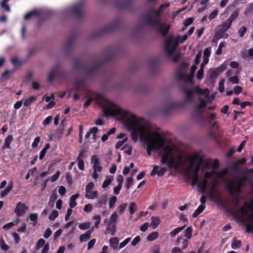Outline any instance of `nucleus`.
I'll list each match as a JSON object with an SVG mask.
<instances>
[{
    "instance_id": "nucleus-1",
    "label": "nucleus",
    "mask_w": 253,
    "mask_h": 253,
    "mask_svg": "<svg viewBox=\"0 0 253 253\" xmlns=\"http://www.w3.org/2000/svg\"><path fill=\"white\" fill-rule=\"evenodd\" d=\"M122 50V48L119 47H106L100 56L90 57V60L93 64L89 68H86L80 59L74 58L73 68L76 70L83 71L86 79H93L99 76H105L108 72L105 67L107 63L113 61L116 57H119Z\"/></svg>"
},
{
    "instance_id": "nucleus-2",
    "label": "nucleus",
    "mask_w": 253,
    "mask_h": 253,
    "mask_svg": "<svg viewBox=\"0 0 253 253\" xmlns=\"http://www.w3.org/2000/svg\"><path fill=\"white\" fill-rule=\"evenodd\" d=\"M156 137L159 138L161 137L158 131L154 132V135H152V132H150L146 138L145 142L147 144L146 148L147 155L151 156L152 152H156L159 150H163L164 154L160 157L162 165H166L169 169H178L183 163L182 155L178 154L174 155L171 151L167 149L164 141L161 142L157 140L154 144L150 146L151 143L155 140Z\"/></svg>"
},
{
    "instance_id": "nucleus-3",
    "label": "nucleus",
    "mask_w": 253,
    "mask_h": 253,
    "mask_svg": "<svg viewBox=\"0 0 253 253\" xmlns=\"http://www.w3.org/2000/svg\"><path fill=\"white\" fill-rule=\"evenodd\" d=\"M169 6L170 4L168 2L161 4L158 9L155 8H151L147 13L142 16L141 19L142 23L147 27L158 30L162 35L166 36L169 32V27L165 25L161 26L159 17L165 9Z\"/></svg>"
},
{
    "instance_id": "nucleus-4",
    "label": "nucleus",
    "mask_w": 253,
    "mask_h": 253,
    "mask_svg": "<svg viewBox=\"0 0 253 253\" xmlns=\"http://www.w3.org/2000/svg\"><path fill=\"white\" fill-rule=\"evenodd\" d=\"M124 27L123 18L120 16H117L105 27L94 32L91 35L90 39L95 40L115 31H121Z\"/></svg>"
},
{
    "instance_id": "nucleus-5",
    "label": "nucleus",
    "mask_w": 253,
    "mask_h": 253,
    "mask_svg": "<svg viewBox=\"0 0 253 253\" xmlns=\"http://www.w3.org/2000/svg\"><path fill=\"white\" fill-rule=\"evenodd\" d=\"M84 0H80L70 7L65 9L62 12L64 17L73 16L81 20L84 18Z\"/></svg>"
},
{
    "instance_id": "nucleus-6",
    "label": "nucleus",
    "mask_w": 253,
    "mask_h": 253,
    "mask_svg": "<svg viewBox=\"0 0 253 253\" xmlns=\"http://www.w3.org/2000/svg\"><path fill=\"white\" fill-rule=\"evenodd\" d=\"M180 90L185 95V101L186 104H189L194 101V93L199 95L205 94L204 90L199 86H196L194 89H189L185 83L180 86Z\"/></svg>"
},
{
    "instance_id": "nucleus-7",
    "label": "nucleus",
    "mask_w": 253,
    "mask_h": 253,
    "mask_svg": "<svg viewBox=\"0 0 253 253\" xmlns=\"http://www.w3.org/2000/svg\"><path fill=\"white\" fill-rule=\"evenodd\" d=\"M51 14V11L47 9H41L39 10L34 9L33 10L27 13L25 15L24 18L25 20H28L34 16L41 17H44V18H40L39 19L38 25H40L42 23L45 18L49 16Z\"/></svg>"
},
{
    "instance_id": "nucleus-8",
    "label": "nucleus",
    "mask_w": 253,
    "mask_h": 253,
    "mask_svg": "<svg viewBox=\"0 0 253 253\" xmlns=\"http://www.w3.org/2000/svg\"><path fill=\"white\" fill-rule=\"evenodd\" d=\"M185 41L182 39H179V40H177V36L175 38L171 37L165 43L164 48L166 52L169 56H171L179 44L183 43Z\"/></svg>"
},
{
    "instance_id": "nucleus-9",
    "label": "nucleus",
    "mask_w": 253,
    "mask_h": 253,
    "mask_svg": "<svg viewBox=\"0 0 253 253\" xmlns=\"http://www.w3.org/2000/svg\"><path fill=\"white\" fill-rule=\"evenodd\" d=\"M78 35L76 30L72 32L71 36L66 40L62 49V52L65 56H68L74 45V42Z\"/></svg>"
},
{
    "instance_id": "nucleus-10",
    "label": "nucleus",
    "mask_w": 253,
    "mask_h": 253,
    "mask_svg": "<svg viewBox=\"0 0 253 253\" xmlns=\"http://www.w3.org/2000/svg\"><path fill=\"white\" fill-rule=\"evenodd\" d=\"M133 0H118L115 2V6L119 10H127L131 11L133 10Z\"/></svg>"
},
{
    "instance_id": "nucleus-11",
    "label": "nucleus",
    "mask_w": 253,
    "mask_h": 253,
    "mask_svg": "<svg viewBox=\"0 0 253 253\" xmlns=\"http://www.w3.org/2000/svg\"><path fill=\"white\" fill-rule=\"evenodd\" d=\"M118 109V106L115 103L107 100L104 105L103 110L106 117L114 116V112Z\"/></svg>"
},
{
    "instance_id": "nucleus-12",
    "label": "nucleus",
    "mask_w": 253,
    "mask_h": 253,
    "mask_svg": "<svg viewBox=\"0 0 253 253\" xmlns=\"http://www.w3.org/2000/svg\"><path fill=\"white\" fill-rule=\"evenodd\" d=\"M193 118L198 121H203L205 118L204 114V110L201 109V104H197L192 112Z\"/></svg>"
},
{
    "instance_id": "nucleus-13",
    "label": "nucleus",
    "mask_w": 253,
    "mask_h": 253,
    "mask_svg": "<svg viewBox=\"0 0 253 253\" xmlns=\"http://www.w3.org/2000/svg\"><path fill=\"white\" fill-rule=\"evenodd\" d=\"M94 187V184L92 182H90L86 185L85 197L88 199H95L98 194L97 191H92V189Z\"/></svg>"
},
{
    "instance_id": "nucleus-14",
    "label": "nucleus",
    "mask_w": 253,
    "mask_h": 253,
    "mask_svg": "<svg viewBox=\"0 0 253 253\" xmlns=\"http://www.w3.org/2000/svg\"><path fill=\"white\" fill-rule=\"evenodd\" d=\"M148 68L150 74L155 75L159 71V61L157 59H150L148 60Z\"/></svg>"
},
{
    "instance_id": "nucleus-15",
    "label": "nucleus",
    "mask_w": 253,
    "mask_h": 253,
    "mask_svg": "<svg viewBox=\"0 0 253 253\" xmlns=\"http://www.w3.org/2000/svg\"><path fill=\"white\" fill-rule=\"evenodd\" d=\"M28 210L26 205L21 202H18L14 209V212L18 216H21L24 214Z\"/></svg>"
},
{
    "instance_id": "nucleus-16",
    "label": "nucleus",
    "mask_w": 253,
    "mask_h": 253,
    "mask_svg": "<svg viewBox=\"0 0 253 253\" xmlns=\"http://www.w3.org/2000/svg\"><path fill=\"white\" fill-rule=\"evenodd\" d=\"M135 91L142 94L148 93L151 89V87L145 83H141L135 88Z\"/></svg>"
},
{
    "instance_id": "nucleus-17",
    "label": "nucleus",
    "mask_w": 253,
    "mask_h": 253,
    "mask_svg": "<svg viewBox=\"0 0 253 253\" xmlns=\"http://www.w3.org/2000/svg\"><path fill=\"white\" fill-rule=\"evenodd\" d=\"M167 171V169L165 168H160L158 166H153V169L151 172V175L154 176L157 174L159 177L163 176L166 172Z\"/></svg>"
},
{
    "instance_id": "nucleus-18",
    "label": "nucleus",
    "mask_w": 253,
    "mask_h": 253,
    "mask_svg": "<svg viewBox=\"0 0 253 253\" xmlns=\"http://www.w3.org/2000/svg\"><path fill=\"white\" fill-rule=\"evenodd\" d=\"M200 169L201 166L200 165H198L197 170L194 171V175L189 173L186 174L187 178L188 179L192 180L191 185L192 186H194L195 185L197 186L198 184H201V183L198 182V178L197 179H195V176H198Z\"/></svg>"
},
{
    "instance_id": "nucleus-19",
    "label": "nucleus",
    "mask_w": 253,
    "mask_h": 253,
    "mask_svg": "<svg viewBox=\"0 0 253 253\" xmlns=\"http://www.w3.org/2000/svg\"><path fill=\"white\" fill-rule=\"evenodd\" d=\"M178 106V104L174 101L170 102L167 106L163 109V113L166 115H169L172 110L176 109Z\"/></svg>"
},
{
    "instance_id": "nucleus-20",
    "label": "nucleus",
    "mask_w": 253,
    "mask_h": 253,
    "mask_svg": "<svg viewBox=\"0 0 253 253\" xmlns=\"http://www.w3.org/2000/svg\"><path fill=\"white\" fill-rule=\"evenodd\" d=\"M59 67V64H57L52 68L47 77V80L49 82H52L57 77V69H58Z\"/></svg>"
},
{
    "instance_id": "nucleus-21",
    "label": "nucleus",
    "mask_w": 253,
    "mask_h": 253,
    "mask_svg": "<svg viewBox=\"0 0 253 253\" xmlns=\"http://www.w3.org/2000/svg\"><path fill=\"white\" fill-rule=\"evenodd\" d=\"M208 63V59H203L202 63L200 65V69L197 72L196 77L198 80H201L203 78L204 68Z\"/></svg>"
},
{
    "instance_id": "nucleus-22",
    "label": "nucleus",
    "mask_w": 253,
    "mask_h": 253,
    "mask_svg": "<svg viewBox=\"0 0 253 253\" xmlns=\"http://www.w3.org/2000/svg\"><path fill=\"white\" fill-rule=\"evenodd\" d=\"M205 177L207 179L206 180L202 181L201 182V184H198L197 185V189L199 190V192L202 194H205L206 192L205 188L209 186V183L208 182L209 175L208 174H206L205 175Z\"/></svg>"
},
{
    "instance_id": "nucleus-23",
    "label": "nucleus",
    "mask_w": 253,
    "mask_h": 253,
    "mask_svg": "<svg viewBox=\"0 0 253 253\" xmlns=\"http://www.w3.org/2000/svg\"><path fill=\"white\" fill-rule=\"evenodd\" d=\"M218 76V73H217L214 70L209 71L207 74L208 82L210 84H213L215 83V80Z\"/></svg>"
},
{
    "instance_id": "nucleus-24",
    "label": "nucleus",
    "mask_w": 253,
    "mask_h": 253,
    "mask_svg": "<svg viewBox=\"0 0 253 253\" xmlns=\"http://www.w3.org/2000/svg\"><path fill=\"white\" fill-rule=\"evenodd\" d=\"M209 199L213 201L217 204H219L221 206L224 205L222 198L220 195H216L214 193H211L209 196Z\"/></svg>"
},
{
    "instance_id": "nucleus-25",
    "label": "nucleus",
    "mask_w": 253,
    "mask_h": 253,
    "mask_svg": "<svg viewBox=\"0 0 253 253\" xmlns=\"http://www.w3.org/2000/svg\"><path fill=\"white\" fill-rule=\"evenodd\" d=\"M132 120L133 121V123H128L126 126V128L127 130L130 132H131L132 131H133L134 130H136V129L138 127L135 125V124L138 121L136 116H133Z\"/></svg>"
},
{
    "instance_id": "nucleus-26",
    "label": "nucleus",
    "mask_w": 253,
    "mask_h": 253,
    "mask_svg": "<svg viewBox=\"0 0 253 253\" xmlns=\"http://www.w3.org/2000/svg\"><path fill=\"white\" fill-rule=\"evenodd\" d=\"M117 225L110 224L108 223L106 228V234L109 233L112 236H114L116 232Z\"/></svg>"
},
{
    "instance_id": "nucleus-27",
    "label": "nucleus",
    "mask_w": 253,
    "mask_h": 253,
    "mask_svg": "<svg viewBox=\"0 0 253 253\" xmlns=\"http://www.w3.org/2000/svg\"><path fill=\"white\" fill-rule=\"evenodd\" d=\"M13 139V136L11 135H8L5 139L4 144L2 147V150L10 148V143Z\"/></svg>"
},
{
    "instance_id": "nucleus-28",
    "label": "nucleus",
    "mask_w": 253,
    "mask_h": 253,
    "mask_svg": "<svg viewBox=\"0 0 253 253\" xmlns=\"http://www.w3.org/2000/svg\"><path fill=\"white\" fill-rule=\"evenodd\" d=\"M79 196L80 195L79 194H76L70 197L69 202L70 208H74L77 205L76 200L78 198Z\"/></svg>"
},
{
    "instance_id": "nucleus-29",
    "label": "nucleus",
    "mask_w": 253,
    "mask_h": 253,
    "mask_svg": "<svg viewBox=\"0 0 253 253\" xmlns=\"http://www.w3.org/2000/svg\"><path fill=\"white\" fill-rule=\"evenodd\" d=\"M151 222L150 223V226H152L154 229L157 228L158 225L160 224L161 222V220L159 217L157 216H152L151 217Z\"/></svg>"
},
{
    "instance_id": "nucleus-30",
    "label": "nucleus",
    "mask_w": 253,
    "mask_h": 253,
    "mask_svg": "<svg viewBox=\"0 0 253 253\" xmlns=\"http://www.w3.org/2000/svg\"><path fill=\"white\" fill-rule=\"evenodd\" d=\"M141 133L139 128L137 127L136 130L130 132L131 138L134 142H136Z\"/></svg>"
},
{
    "instance_id": "nucleus-31",
    "label": "nucleus",
    "mask_w": 253,
    "mask_h": 253,
    "mask_svg": "<svg viewBox=\"0 0 253 253\" xmlns=\"http://www.w3.org/2000/svg\"><path fill=\"white\" fill-rule=\"evenodd\" d=\"M13 188V183L11 182L10 183H9L7 186L6 187V188L1 191L0 193V197L1 198H4L12 190Z\"/></svg>"
},
{
    "instance_id": "nucleus-32",
    "label": "nucleus",
    "mask_w": 253,
    "mask_h": 253,
    "mask_svg": "<svg viewBox=\"0 0 253 253\" xmlns=\"http://www.w3.org/2000/svg\"><path fill=\"white\" fill-rule=\"evenodd\" d=\"M109 242L110 246L114 250H117L118 249L119 239L117 237L110 238Z\"/></svg>"
},
{
    "instance_id": "nucleus-33",
    "label": "nucleus",
    "mask_w": 253,
    "mask_h": 253,
    "mask_svg": "<svg viewBox=\"0 0 253 253\" xmlns=\"http://www.w3.org/2000/svg\"><path fill=\"white\" fill-rule=\"evenodd\" d=\"M175 77L179 81H182L186 80L188 76L185 73L178 71L176 73Z\"/></svg>"
},
{
    "instance_id": "nucleus-34",
    "label": "nucleus",
    "mask_w": 253,
    "mask_h": 253,
    "mask_svg": "<svg viewBox=\"0 0 253 253\" xmlns=\"http://www.w3.org/2000/svg\"><path fill=\"white\" fill-rule=\"evenodd\" d=\"M67 76V72L64 70L60 68V65L59 67L57 69V77L59 79H64Z\"/></svg>"
},
{
    "instance_id": "nucleus-35",
    "label": "nucleus",
    "mask_w": 253,
    "mask_h": 253,
    "mask_svg": "<svg viewBox=\"0 0 253 253\" xmlns=\"http://www.w3.org/2000/svg\"><path fill=\"white\" fill-rule=\"evenodd\" d=\"M57 197L58 195L56 192L55 191L52 192L50 197L49 201L48 203V205L51 207H53L54 205V202L57 199Z\"/></svg>"
},
{
    "instance_id": "nucleus-36",
    "label": "nucleus",
    "mask_w": 253,
    "mask_h": 253,
    "mask_svg": "<svg viewBox=\"0 0 253 253\" xmlns=\"http://www.w3.org/2000/svg\"><path fill=\"white\" fill-rule=\"evenodd\" d=\"M118 213L116 211H114L113 212L112 214L110 217V221L108 223L110 224H115L117 225V221L118 219Z\"/></svg>"
},
{
    "instance_id": "nucleus-37",
    "label": "nucleus",
    "mask_w": 253,
    "mask_h": 253,
    "mask_svg": "<svg viewBox=\"0 0 253 253\" xmlns=\"http://www.w3.org/2000/svg\"><path fill=\"white\" fill-rule=\"evenodd\" d=\"M185 227L186 225H184L183 226L178 227L174 229L169 233L170 236L172 237H175L178 233H179L180 232L183 230Z\"/></svg>"
},
{
    "instance_id": "nucleus-38",
    "label": "nucleus",
    "mask_w": 253,
    "mask_h": 253,
    "mask_svg": "<svg viewBox=\"0 0 253 253\" xmlns=\"http://www.w3.org/2000/svg\"><path fill=\"white\" fill-rule=\"evenodd\" d=\"M206 208V206L200 205L192 214L194 218L197 217Z\"/></svg>"
},
{
    "instance_id": "nucleus-39",
    "label": "nucleus",
    "mask_w": 253,
    "mask_h": 253,
    "mask_svg": "<svg viewBox=\"0 0 253 253\" xmlns=\"http://www.w3.org/2000/svg\"><path fill=\"white\" fill-rule=\"evenodd\" d=\"M159 236V233L157 231L153 232L150 233L147 237V240L148 241L152 242L156 240Z\"/></svg>"
},
{
    "instance_id": "nucleus-40",
    "label": "nucleus",
    "mask_w": 253,
    "mask_h": 253,
    "mask_svg": "<svg viewBox=\"0 0 253 253\" xmlns=\"http://www.w3.org/2000/svg\"><path fill=\"white\" fill-rule=\"evenodd\" d=\"M215 36L218 39L221 38H227L228 37V34L225 33V32H223L222 30L220 29L216 32Z\"/></svg>"
},
{
    "instance_id": "nucleus-41",
    "label": "nucleus",
    "mask_w": 253,
    "mask_h": 253,
    "mask_svg": "<svg viewBox=\"0 0 253 253\" xmlns=\"http://www.w3.org/2000/svg\"><path fill=\"white\" fill-rule=\"evenodd\" d=\"M37 99V97L35 96H31L30 97L26 99L24 102V105L25 107H28L29 106L31 103L35 101Z\"/></svg>"
},
{
    "instance_id": "nucleus-42",
    "label": "nucleus",
    "mask_w": 253,
    "mask_h": 253,
    "mask_svg": "<svg viewBox=\"0 0 253 253\" xmlns=\"http://www.w3.org/2000/svg\"><path fill=\"white\" fill-rule=\"evenodd\" d=\"M193 229L191 226L188 227L184 231V236L188 239L191 238Z\"/></svg>"
},
{
    "instance_id": "nucleus-43",
    "label": "nucleus",
    "mask_w": 253,
    "mask_h": 253,
    "mask_svg": "<svg viewBox=\"0 0 253 253\" xmlns=\"http://www.w3.org/2000/svg\"><path fill=\"white\" fill-rule=\"evenodd\" d=\"M91 237V236L86 232L84 234H83L80 236V242H85L88 240Z\"/></svg>"
},
{
    "instance_id": "nucleus-44",
    "label": "nucleus",
    "mask_w": 253,
    "mask_h": 253,
    "mask_svg": "<svg viewBox=\"0 0 253 253\" xmlns=\"http://www.w3.org/2000/svg\"><path fill=\"white\" fill-rule=\"evenodd\" d=\"M241 245V241L234 239L231 244V248L234 250H237L240 247Z\"/></svg>"
},
{
    "instance_id": "nucleus-45",
    "label": "nucleus",
    "mask_w": 253,
    "mask_h": 253,
    "mask_svg": "<svg viewBox=\"0 0 253 253\" xmlns=\"http://www.w3.org/2000/svg\"><path fill=\"white\" fill-rule=\"evenodd\" d=\"M129 211L131 215H133L137 210V205L134 202H131L128 207Z\"/></svg>"
},
{
    "instance_id": "nucleus-46",
    "label": "nucleus",
    "mask_w": 253,
    "mask_h": 253,
    "mask_svg": "<svg viewBox=\"0 0 253 253\" xmlns=\"http://www.w3.org/2000/svg\"><path fill=\"white\" fill-rule=\"evenodd\" d=\"M112 181V176H107L106 177V179L103 181V184L102 185V187L103 188H107L111 183Z\"/></svg>"
},
{
    "instance_id": "nucleus-47",
    "label": "nucleus",
    "mask_w": 253,
    "mask_h": 253,
    "mask_svg": "<svg viewBox=\"0 0 253 253\" xmlns=\"http://www.w3.org/2000/svg\"><path fill=\"white\" fill-rule=\"evenodd\" d=\"M60 175V171L59 170H57L54 175L47 178L49 179V180H50L51 182H54L58 180Z\"/></svg>"
},
{
    "instance_id": "nucleus-48",
    "label": "nucleus",
    "mask_w": 253,
    "mask_h": 253,
    "mask_svg": "<svg viewBox=\"0 0 253 253\" xmlns=\"http://www.w3.org/2000/svg\"><path fill=\"white\" fill-rule=\"evenodd\" d=\"M133 181L134 179L132 176L128 177L126 180V184L125 185V187L127 189H129L132 185Z\"/></svg>"
},
{
    "instance_id": "nucleus-49",
    "label": "nucleus",
    "mask_w": 253,
    "mask_h": 253,
    "mask_svg": "<svg viewBox=\"0 0 253 253\" xmlns=\"http://www.w3.org/2000/svg\"><path fill=\"white\" fill-rule=\"evenodd\" d=\"M58 211L56 210H54L51 211V213L49 215L48 218L49 220L53 221L58 216Z\"/></svg>"
},
{
    "instance_id": "nucleus-50",
    "label": "nucleus",
    "mask_w": 253,
    "mask_h": 253,
    "mask_svg": "<svg viewBox=\"0 0 253 253\" xmlns=\"http://www.w3.org/2000/svg\"><path fill=\"white\" fill-rule=\"evenodd\" d=\"M247 31V28L246 26H242V27H241L238 30V33L239 34L240 37L243 38L245 36Z\"/></svg>"
},
{
    "instance_id": "nucleus-51",
    "label": "nucleus",
    "mask_w": 253,
    "mask_h": 253,
    "mask_svg": "<svg viewBox=\"0 0 253 253\" xmlns=\"http://www.w3.org/2000/svg\"><path fill=\"white\" fill-rule=\"evenodd\" d=\"M90 226V223L89 222H85L80 223L79 225V228L83 230H86L89 228Z\"/></svg>"
},
{
    "instance_id": "nucleus-52",
    "label": "nucleus",
    "mask_w": 253,
    "mask_h": 253,
    "mask_svg": "<svg viewBox=\"0 0 253 253\" xmlns=\"http://www.w3.org/2000/svg\"><path fill=\"white\" fill-rule=\"evenodd\" d=\"M14 70H6L1 74V77L5 80H6L9 78L10 75L12 74Z\"/></svg>"
},
{
    "instance_id": "nucleus-53",
    "label": "nucleus",
    "mask_w": 253,
    "mask_h": 253,
    "mask_svg": "<svg viewBox=\"0 0 253 253\" xmlns=\"http://www.w3.org/2000/svg\"><path fill=\"white\" fill-rule=\"evenodd\" d=\"M45 241L44 239L41 238V239H40L37 243V245H36V250H39L40 249H41V248H42V247H43L44 246V245H45Z\"/></svg>"
},
{
    "instance_id": "nucleus-54",
    "label": "nucleus",
    "mask_w": 253,
    "mask_h": 253,
    "mask_svg": "<svg viewBox=\"0 0 253 253\" xmlns=\"http://www.w3.org/2000/svg\"><path fill=\"white\" fill-rule=\"evenodd\" d=\"M202 57V51L200 50L198 52L194 59V64L198 65L200 62V59Z\"/></svg>"
},
{
    "instance_id": "nucleus-55",
    "label": "nucleus",
    "mask_w": 253,
    "mask_h": 253,
    "mask_svg": "<svg viewBox=\"0 0 253 253\" xmlns=\"http://www.w3.org/2000/svg\"><path fill=\"white\" fill-rule=\"evenodd\" d=\"M231 25L227 23L226 21H224L222 23L221 25V29L222 30L223 32H226L228 29H229L231 27Z\"/></svg>"
},
{
    "instance_id": "nucleus-56",
    "label": "nucleus",
    "mask_w": 253,
    "mask_h": 253,
    "mask_svg": "<svg viewBox=\"0 0 253 253\" xmlns=\"http://www.w3.org/2000/svg\"><path fill=\"white\" fill-rule=\"evenodd\" d=\"M91 163L93 164V166L94 167L100 164L99 160L96 155H94L91 157Z\"/></svg>"
},
{
    "instance_id": "nucleus-57",
    "label": "nucleus",
    "mask_w": 253,
    "mask_h": 253,
    "mask_svg": "<svg viewBox=\"0 0 253 253\" xmlns=\"http://www.w3.org/2000/svg\"><path fill=\"white\" fill-rule=\"evenodd\" d=\"M0 246L1 250L3 251H7L9 249V246L2 239H1L0 241Z\"/></svg>"
},
{
    "instance_id": "nucleus-58",
    "label": "nucleus",
    "mask_w": 253,
    "mask_h": 253,
    "mask_svg": "<svg viewBox=\"0 0 253 253\" xmlns=\"http://www.w3.org/2000/svg\"><path fill=\"white\" fill-rule=\"evenodd\" d=\"M117 200V198L115 196H112L109 201V207L110 209H113Z\"/></svg>"
},
{
    "instance_id": "nucleus-59",
    "label": "nucleus",
    "mask_w": 253,
    "mask_h": 253,
    "mask_svg": "<svg viewBox=\"0 0 253 253\" xmlns=\"http://www.w3.org/2000/svg\"><path fill=\"white\" fill-rule=\"evenodd\" d=\"M78 161V166L79 169L81 170H84V164L83 159L77 158Z\"/></svg>"
},
{
    "instance_id": "nucleus-60",
    "label": "nucleus",
    "mask_w": 253,
    "mask_h": 253,
    "mask_svg": "<svg viewBox=\"0 0 253 253\" xmlns=\"http://www.w3.org/2000/svg\"><path fill=\"white\" fill-rule=\"evenodd\" d=\"M122 150H125V152L128 155H130L132 153V147L128 146L126 144L125 145L122 149Z\"/></svg>"
},
{
    "instance_id": "nucleus-61",
    "label": "nucleus",
    "mask_w": 253,
    "mask_h": 253,
    "mask_svg": "<svg viewBox=\"0 0 253 253\" xmlns=\"http://www.w3.org/2000/svg\"><path fill=\"white\" fill-rule=\"evenodd\" d=\"M211 53V49L210 47L206 48L204 50V59H208L209 60V56Z\"/></svg>"
},
{
    "instance_id": "nucleus-62",
    "label": "nucleus",
    "mask_w": 253,
    "mask_h": 253,
    "mask_svg": "<svg viewBox=\"0 0 253 253\" xmlns=\"http://www.w3.org/2000/svg\"><path fill=\"white\" fill-rule=\"evenodd\" d=\"M226 69V66L224 64H222L217 68H216L214 70L215 72L218 73L219 75V74L223 72Z\"/></svg>"
},
{
    "instance_id": "nucleus-63",
    "label": "nucleus",
    "mask_w": 253,
    "mask_h": 253,
    "mask_svg": "<svg viewBox=\"0 0 253 253\" xmlns=\"http://www.w3.org/2000/svg\"><path fill=\"white\" fill-rule=\"evenodd\" d=\"M130 238L128 237L126 238L124 241L121 242L119 246V249H121L125 247L130 241Z\"/></svg>"
},
{
    "instance_id": "nucleus-64",
    "label": "nucleus",
    "mask_w": 253,
    "mask_h": 253,
    "mask_svg": "<svg viewBox=\"0 0 253 253\" xmlns=\"http://www.w3.org/2000/svg\"><path fill=\"white\" fill-rule=\"evenodd\" d=\"M126 207H127L126 203L122 204L118 207L119 212L121 214L124 213Z\"/></svg>"
}]
</instances>
